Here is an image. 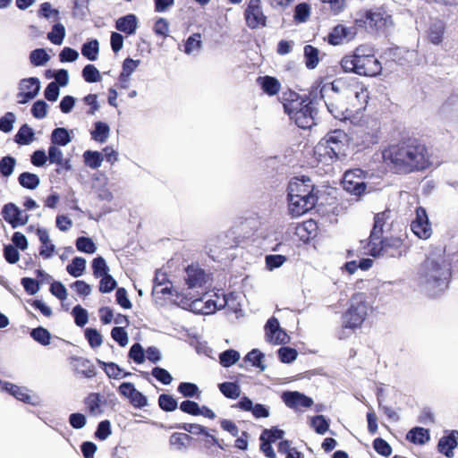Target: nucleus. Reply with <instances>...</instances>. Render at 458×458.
I'll use <instances>...</instances> for the list:
<instances>
[{
  "mask_svg": "<svg viewBox=\"0 0 458 458\" xmlns=\"http://www.w3.org/2000/svg\"><path fill=\"white\" fill-rule=\"evenodd\" d=\"M151 374L155 378H157L158 381H160L164 385H169L173 380L171 374L166 369H165L163 368H159V367L154 368L152 369Z\"/></svg>",
  "mask_w": 458,
  "mask_h": 458,
  "instance_id": "nucleus-59",
  "label": "nucleus"
},
{
  "mask_svg": "<svg viewBox=\"0 0 458 458\" xmlns=\"http://www.w3.org/2000/svg\"><path fill=\"white\" fill-rule=\"evenodd\" d=\"M240 357L239 352L229 349L220 353L219 361L223 367L228 368L235 364L240 360Z\"/></svg>",
  "mask_w": 458,
  "mask_h": 458,
  "instance_id": "nucleus-45",
  "label": "nucleus"
},
{
  "mask_svg": "<svg viewBox=\"0 0 458 458\" xmlns=\"http://www.w3.org/2000/svg\"><path fill=\"white\" fill-rule=\"evenodd\" d=\"M112 338L117 342L121 346H125L128 344V335L123 327H114L111 331Z\"/></svg>",
  "mask_w": 458,
  "mask_h": 458,
  "instance_id": "nucleus-63",
  "label": "nucleus"
},
{
  "mask_svg": "<svg viewBox=\"0 0 458 458\" xmlns=\"http://www.w3.org/2000/svg\"><path fill=\"white\" fill-rule=\"evenodd\" d=\"M382 157L388 166L400 174L424 170L429 165L426 146L416 140L389 146L383 150Z\"/></svg>",
  "mask_w": 458,
  "mask_h": 458,
  "instance_id": "nucleus-1",
  "label": "nucleus"
},
{
  "mask_svg": "<svg viewBox=\"0 0 458 458\" xmlns=\"http://www.w3.org/2000/svg\"><path fill=\"white\" fill-rule=\"evenodd\" d=\"M82 76L87 82H98L101 80L99 71L93 64H87L82 70Z\"/></svg>",
  "mask_w": 458,
  "mask_h": 458,
  "instance_id": "nucleus-49",
  "label": "nucleus"
},
{
  "mask_svg": "<svg viewBox=\"0 0 458 458\" xmlns=\"http://www.w3.org/2000/svg\"><path fill=\"white\" fill-rule=\"evenodd\" d=\"M83 157L85 164L92 169L100 167L104 160L103 154L98 151L87 150L84 152Z\"/></svg>",
  "mask_w": 458,
  "mask_h": 458,
  "instance_id": "nucleus-37",
  "label": "nucleus"
},
{
  "mask_svg": "<svg viewBox=\"0 0 458 458\" xmlns=\"http://www.w3.org/2000/svg\"><path fill=\"white\" fill-rule=\"evenodd\" d=\"M286 261V257L284 255H267L266 257V266L268 270H274L280 267Z\"/></svg>",
  "mask_w": 458,
  "mask_h": 458,
  "instance_id": "nucleus-55",
  "label": "nucleus"
},
{
  "mask_svg": "<svg viewBox=\"0 0 458 458\" xmlns=\"http://www.w3.org/2000/svg\"><path fill=\"white\" fill-rule=\"evenodd\" d=\"M76 248L79 251L93 254L97 251L95 242L89 237L81 236L78 237L75 242Z\"/></svg>",
  "mask_w": 458,
  "mask_h": 458,
  "instance_id": "nucleus-42",
  "label": "nucleus"
},
{
  "mask_svg": "<svg viewBox=\"0 0 458 458\" xmlns=\"http://www.w3.org/2000/svg\"><path fill=\"white\" fill-rule=\"evenodd\" d=\"M59 11L57 9L53 8L52 4L48 2L41 4L38 11V17H42L53 21L59 20Z\"/></svg>",
  "mask_w": 458,
  "mask_h": 458,
  "instance_id": "nucleus-40",
  "label": "nucleus"
},
{
  "mask_svg": "<svg viewBox=\"0 0 458 458\" xmlns=\"http://www.w3.org/2000/svg\"><path fill=\"white\" fill-rule=\"evenodd\" d=\"M366 173L360 168L346 171L344 174V189L355 196H360L366 192Z\"/></svg>",
  "mask_w": 458,
  "mask_h": 458,
  "instance_id": "nucleus-9",
  "label": "nucleus"
},
{
  "mask_svg": "<svg viewBox=\"0 0 458 458\" xmlns=\"http://www.w3.org/2000/svg\"><path fill=\"white\" fill-rule=\"evenodd\" d=\"M373 447L377 453L383 456H389L392 454V447L382 438H376L373 442Z\"/></svg>",
  "mask_w": 458,
  "mask_h": 458,
  "instance_id": "nucleus-58",
  "label": "nucleus"
},
{
  "mask_svg": "<svg viewBox=\"0 0 458 458\" xmlns=\"http://www.w3.org/2000/svg\"><path fill=\"white\" fill-rule=\"evenodd\" d=\"M178 392L185 397H193L199 394V388L193 383L182 382L178 386Z\"/></svg>",
  "mask_w": 458,
  "mask_h": 458,
  "instance_id": "nucleus-61",
  "label": "nucleus"
},
{
  "mask_svg": "<svg viewBox=\"0 0 458 458\" xmlns=\"http://www.w3.org/2000/svg\"><path fill=\"white\" fill-rule=\"evenodd\" d=\"M52 280L51 276L43 270L37 271V277L30 278V295L36 293L39 290L40 284H49Z\"/></svg>",
  "mask_w": 458,
  "mask_h": 458,
  "instance_id": "nucleus-46",
  "label": "nucleus"
},
{
  "mask_svg": "<svg viewBox=\"0 0 458 458\" xmlns=\"http://www.w3.org/2000/svg\"><path fill=\"white\" fill-rule=\"evenodd\" d=\"M313 191L314 185L309 177H295L288 185V197L298 196L300 199L317 197Z\"/></svg>",
  "mask_w": 458,
  "mask_h": 458,
  "instance_id": "nucleus-12",
  "label": "nucleus"
},
{
  "mask_svg": "<svg viewBox=\"0 0 458 458\" xmlns=\"http://www.w3.org/2000/svg\"><path fill=\"white\" fill-rule=\"evenodd\" d=\"M284 110L300 128L307 129L315 124L314 109L310 104L292 102L284 105Z\"/></svg>",
  "mask_w": 458,
  "mask_h": 458,
  "instance_id": "nucleus-7",
  "label": "nucleus"
},
{
  "mask_svg": "<svg viewBox=\"0 0 458 458\" xmlns=\"http://www.w3.org/2000/svg\"><path fill=\"white\" fill-rule=\"evenodd\" d=\"M284 436V431L277 428H272L270 429H264L260 436V439H265L269 442H276L278 439H282Z\"/></svg>",
  "mask_w": 458,
  "mask_h": 458,
  "instance_id": "nucleus-56",
  "label": "nucleus"
},
{
  "mask_svg": "<svg viewBox=\"0 0 458 458\" xmlns=\"http://www.w3.org/2000/svg\"><path fill=\"white\" fill-rule=\"evenodd\" d=\"M458 446V430H451L442 437L437 444V451L448 458L454 455V450Z\"/></svg>",
  "mask_w": 458,
  "mask_h": 458,
  "instance_id": "nucleus-21",
  "label": "nucleus"
},
{
  "mask_svg": "<svg viewBox=\"0 0 458 458\" xmlns=\"http://www.w3.org/2000/svg\"><path fill=\"white\" fill-rule=\"evenodd\" d=\"M282 399L286 406L292 409L308 408L313 403L311 398L299 392H284Z\"/></svg>",
  "mask_w": 458,
  "mask_h": 458,
  "instance_id": "nucleus-19",
  "label": "nucleus"
},
{
  "mask_svg": "<svg viewBox=\"0 0 458 458\" xmlns=\"http://www.w3.org/2000/svg\"><path fill=\"white\" fill-rule=\"evenodd\" d=\"M86 268V259L81 257H76L72 259V263H70L66 267L67 272L74 276L79 277L81 276Z\"/></svg>",
  "mask_w": 458,
  "mask_h": 458,
  "instance_id": "nucleus-38",
  "label": "nucleus"
},
{
  "mask_svg": "<svg viewBox=\"0 0 458 458\" xmlns=\"http://www.w3.org/2000/svg\"><path fill=\"white\" fill-rule=\"evenodd\" d=\"M48 105L43 100L36 101L31 108L32 114L38 118L42 119L47 114Z\"/></svg>",
  "mask_w": 458,
  "mask_h": 458,
  "instance_id": "nucleus-64",
  "label": "nucleus"
},
{
  "mask_svg": "<svg viewBox=\"0 0 458 458\" xmlns=\"http://www.w3.org/2000/svg\"><path fill=\"white\" fill-rule=\"evenodd\" d=\"M72 315L74 316L75 324L78 327H83L88 323V312L81 306L77 305L72 309Z\"/></svg>",
  "mask_w": 458,
  "mask_h": 458,
  "instance_id": "nucleus-53",
  "label": "nucleus"
},
{
  "mask_svg": "<svg viewBox=\"0 0 458 458\" xmlns=\"http://www.w3.org/2000/svg\"><path fill=\"white\" fill-rule=\"evenodd\" d=\"M389 219L390 211L387 210L375 216L374 226L369 237L371 241L379 240L382 235L390 229L391 225L388 223Z\"/></svg>",
  "mask_w": 458,
  "mask_h": 458,
  "instance_id": "nucleus-20",
  "label": "nucleus"
},
{
  "mask_svg": "<svg viewBox=\"0 0 458 458\" xmlns=\"http://www.w3.org/2000/svg\"><path fill=\"white\" fill-rule=\"evenodd\" d=\"M343 95L348 99L354 98L356 102L360 106L366 105L369 99L368 89L355 79L352 80V84H350L348 88L343 89Z\"/></svg>",
  "mask_w": 458,
  "mask_h": 458,
  "instance_id": "nucleus-18",
  "label": "nucleus"
},
{
  "mask_svg": "<svg viewBox=\"0 0 458 458\" xmlns=\"http://www.w3.org/2000/svg\"><path fill=\"white\" fill-rule=\"evenodd\" d=\"M277 353L280 360L284 363H290L297 358L296 350L290 347H281Z\"/></svg>",
  "mask_w": 458,
  "mask_h": 458,
  "instance_id": "nucleus-54",
  "label": "nucleus"
},
{
  "mask_svg": "<svg viewBox=\"0 0 458 458\" xmlns=\"http://www.w3.org/2000/svg\"><path fill=\"white\" fill-rule=\"evenodd\" d=\"M65 28L64 26L57 22L53 25L51 31L47 33V39L57 46H60L63 44L64 39L65 38Z\"/></svg>",
  "mask_w": 458,
  "mask_h": 458,
  "instance_id": "nucleus-34",
  "label": "nucleus"
},
{
  "mask_svg": "<svg viewBox=\"0 0 458 458\" xmlns=\"http://www.w3.org/2000/svg\"><path fill=\"white\" fill-rule=\"evenodd\" d=\"M4 388L17 400L22 401L23 403H29V394L27 393V389L25 387L6 382L4 383Z\"/></svg>",
  "mask_w": 458,
  "mask_h": 458,
  "instance_id": "nucleus-35",
  "label": "nucleus"
},
{
  "mask_svg": "<svg viewBox=\"0 0 458 458\" xmlns=\"http://www.w3.org/2000/svg\"><path fill=\"white\" fill-rule=\"evenodd\" d=\"M185 281L189 288L200 287L205 283L204 270L199 266H188Z\"/></svg>",
  "mask_w": 458,
  "mask_h": 458,
  "instance_id": "nucleus-24",
  "label": "nucleus"
},
{
  "mask_svg": "<svg viewBox=\"0 0 458 458\" xmlns=\"http://www.w3.org/2000/svg\"><path fill=\"white\" fill-rule=\"evenodd\" d=\"M1 215L13 228L24 225L28 221V216L24 211L12 202L4 205Z\"/></svg>",
  "mask_w": 458,
  "mask_h": 458,
  "instance_id": "nucleus-14",
  "label": "nucleus"
},
{
  "mask_svg": "<svg viewBox=\"0 0 458 458\" xmlns=\"http://www.w3.org/2000/svg\"><path fill=\"white\" fill-rule=\"evenodd\" d=\"M244 16L247 26L252 30L266 26L267 17L263 13L260 0H250Z\"/></svg>",
  "mask_w": 458,
  "mask_h": 458,
  "instance_id": "nucleus-10",
  "label": "nucleus"
},
{
  "mask_svg": "<svg viewBox=\"0 0 458 458\" xmlns=\"http://www.w3.org/2000/svg\"><path fill=\"white\" fill-rule=\"evenodd\" d=\"M201 47V35L199 33H194L187 38L184 45V52L187 55H191L194 52L199 51Z\"/></svg>",
  "mask_w": 458,
  "mask_h": 458,
  "instance_id": "nucleus-43",
  "label": "nucleus"
},
{
  "mask_svg": "<svg viewBox=\"0 0 458 458\" xmlns=\"http://www.w3.org/2000/svg\"><path fill=\"white\" fill-rule=\"evenodd\" d=\"M160 408L165 411H173L177 408V401L171 395L163 394L158 398Z\"/></svg>",
  "mask_w": 458,
  "mask_h": 458,
  "instance_id": "nucleus-51",
  "label": "nucleus"
},
{
  "mask_svg": "<svg viewBox=\"0 0 458 458\" xmlns=\"http://www.w3.org/2000/svg\"><path fill=\"white\" fill-rule=\"evenodd\" d=\"M310 13V7L308 4H299L295 7L294 19L300 22L305 21Z\"/></svg>",
  "mask_w": 458,
  "mask_h": 458,
  "instance_id": "nucleus-60",
  "label": "nucleus"
},
{
  "mask_svg": "<svg viewBox=\"0 0 458 458\" xmlns=\"http://www.w3.org/2000/svg\"><path fill=\"white\" fill-rule=\"evenodd\" d=\"M311 427L318 434L324 435L329 428V424L323 415H317L311 420Z\"/></svg>",
  "mask_w": 458,
  "mask_h": 458,
  "instance_id": "nucleus-52",
  "label": "nucleus"
},
{
  "mask_svg": "<svg viewBox=\"0 0 458 458\" xmlns=\"http://www.w3.org/2000/svg\"><path fill=\"white\" fill-rule=\"evenodd\" d=\"M402 240L398 237L387 238L384 234L379 240L369 241V252L373 257H393L402 256Z\"/></svg>",
  "mask_w": 458,
  "mask_h": 458,
  "instance_id": "nucleus-8",
  "label": "nucleus"
},
{
  "mask_svg": "<svg viewBox=\"0 0 458 458\" xmlns=\"http://www.w3.org/2000/svg\"><path fill=\"white\" fill-rule=\"evenodd\" d=\"M263 91L269 96H274L277 94L280 90V83L279 81L270 76L259 77L258 79Z\"/></svg>",
  "mask_w": 458,
  "mask_h": 458,
  "instance_id": "nucleus-31",
  "label": "nucleus"
},
{
  "mask_svg": "<svg viewBox=\"0 0 458 458\" xmlns=\"http://www.w3.org/2000/svg\"><path fill=\"white\" fill-rule=\"evenodd\" d=\"M317 200L318 197H309L307 199H300L298 196L288 197L289 212L293 217L301 216L312 209L315 207Z\"/></svg>",
  "mask_w": 458,
  "mask_h": 458,
  "instance_id": "nucleus-17",
  "label": "nucleus"
},
{
  "mask_svg": "<svg viewBox=\"0 0 458 458\" xmlns=\"http://www.w3.org/2000/svg\"><path fill=\"white\" fill-rule=\"evenodd\" d=\"M221 393L227 398L236 399L241 394V387L234 382H224L218 386Z\"/></svg>",
  "mask_w": 458,
  "mask_h": 458,
  "instance_id": "nucleus-39",
  "label": "nucleus"
},
{
  "mask_svg": "<svg viewBox=\"0 0 458 458\" xmlns=\"http://www.w3.org/2000/svg\"><path fill=\"white\" fill-rule=\"evenodd\" d=\"M100 403L101 396L97 393L89 394L85 399V404L91 415H98L101 413Z\"/></svg>",
  "mask_w": 458,
  "mask_h": 458,
  "instance_id": "nucleus-44",
  "label": "nucleus"
},
{
  "mask_svg": "<svg viewBox=\"0 0 458 458\" xmlns=\"http://www.w3.org/2000/svg\"><path fill=\"white\" fill-rule=\"evenodd\" d=\"M191 439L186 433L174 432L170 436L169 444L174 450L182 452L188 448Z\"/></svg>",
  "mask_w": 458,
  "mask_h": 458,
  "instance_id": "nucleus-29",
  "label": "nucleus"
},
{
  "mask_svg": "<svg viewBox=\"0 0 458 458\" xmlns=\"http://www.w3.org/2000/svg\"><path fill=\"white\" fill-rule=\"evenodd\" d=\"M357 35L355 26L338 24L327 35V42L332 46H339L352 41Z\"/></svg>",
  "mask_w": 458,
  "mask_h": 458,
  "instance_id": "nucleus-11",
  "label": "nucleus"
},
{
  "mask_svg": "<svg viewBox=\"0 0 458 458\" xmlns=\"http://www.w3.org/2000/svg\"><path fill=\"white\" fill-rule=\"evenodd\" d=\"M235 407L244 411H251L252 415L256 419L267 418L269 416L268 408L261 403H257L254 405L253 402L247 396L242 397Z\"/></svg>",
  "mask_w": 458,
  "mask_h": 458,
  "instance_id": "nucleus-23",
  "label": "nucleus"
},
{
  "mask_svg": "<svg viewBox=\"0 0 458 458\" xmlns=\"http://www.w3.org/2000/svg\"><path fill=\"white\" fill-rule=\"evenodd\" d=\"M49 60V55L45 49L39 48L30 53V63L36 65H44Z\"/></svg>",
  "mask_w": 458,
  "mask_h": 458,
  "instance_id": "nucleus-57",
  "label": "nucleus"
},
{
  "mask_svg": "<svg viewBox=\"0 0 458 458\" xmlns=\"http://www.w3.org/2000/svg\"><path fill=\"white\" fill-rule=\"evenodd\" d=\"M341 67L346 72H353L360 76H377L382 72L380 62L375 57L371 47L361 45L352 54L344 55L341 60Z\"/></svg>",
  "mask_w": 458,
  "mask_h": 458,
  "instance_id": "nucleus-3",
  "label": "nucleus"
},
{
  "mask_svg": "<svg viewBox=\"0 0 458 458\" xmlns=\"http://www.w3.org/2000/svg\"><path fill=\"white\" fill-rule=\"evenodd\" d=\"M30 336L33 337L35 341L39 343L42 345H48L50 344L51 335L48 330L44 327H37L34 328L30 332Z\"/></svg>",
  "mask_w": 458,
  "mask_h": 458,
  "instance_id": "nucleus-48",
  "label": "nucleus"
},
{
  "mask_svg": "<svg viewBox=\"0 0 458 458\" xmlns=\"http://www.w3.org/2000/svg\"><path fill=\"white\" fill-rule=\"evenodd\" d=\"M110 135V128L107 123L97 122L94 130L91 131V138L100 143H105Z\"/></svg>",
  "mask_w": 458,
  "mask_h": 458,
  "instance_id": "nucleus-32",
  "label": "nucleus"
},
{
  "mask_svg": "<svg viewBox=\"0 0 458 458\" xmlns=\"http://www.w3.org/2000/svg\"><path fill=\"white\" fill-rule=\"evenodd\" d=\"M116 281L110 275L101 276L99 283V291L101 293H110L116 287Z\"/></svg>",
  "mask_w": 458,
  "mask_h": 458,
  "instance_id": "nucleus-62",
  "label": "nucleus"
},
{
  "mask_svg": "<svg viewBox=\"0 0 458 458\" xmlns=\"http://www.w3.org/2000/svg\"><path fill=\"white\" fill-rule=\"evenodd\" d=\"M37 235L38 236V239L41 243V247L39 250L40 256H42L44 259L51 258L53 256L55 247L50 240L47 230L44 228H38Z\"/></svg>",
  "mask_w": 458,
  "mask_h": 458,
  "instance_id": "nucleus-26",
  "label": "nucleus"
},
{
  "mask_svg": "<svg viewBox=\"0 0 458 458\" xmlns=\"http://www.w3.org/2000/svg\"><path fill=\"white\" fill-rule=\"evenodd\" d=\"M348 141L347 134L342 130L328 132L315 147L314 153L324 163L345 156L344 148Z\"/></svg>",
  "mask_w": 458,
  "mask_h": 458,
  "instance_id": "nucleus-4",
  "label": "nucleus"
},
{
  "mask_svg": "<svg viewBox=\"0 0 458 458\" xmlns=\"http://www.w3.org/2000/svg\"><path fill=\"white\" fill-rule=\"evenodd\" d=\"M115 28L117 30L123 32L127 35H132L137 30L138 19L136 15L132 13L120 17L115 21Z\"/></svg>",
  "mask_w": 458,
  "mask_h": 458,
  "instance_id": "nucleus-25",
  "label": "nucleus"
},
{
  "mask_svg": "<svg viewBox=\"0 0 458 458\" xmlns=\"http://www.w3.org/2000/svg\"><path fill=\"white\" fill-rule=\"evenodd\" d=\"M445 23L442 20H432L427 30V39L433 45H440L445 38Z\"/></svg>",
  "mask_w": 458,
  "mask_h": 458,
  "instance_id": "nucleus-22",
  "label": "nucleus"
},
{
  "mask_svg": "<svg viewBox=\"0 0 458 458\" xmlns=\"http://www.w3.org/2000/svg\"><path fill=\"white\" fill-rule=\"evenodd\" d=\"M73 368L77 374H81L87 378H91L96 375L95 367L89 360L83 358L74 359Z\"/></svg>",
  "mask_w": 458,
  "mask_h": 458,
  "instance_id": "nucleus-28",
  "label": "nucleus"
},
{
  "mask_svg": "<svg viewBox=\"0 0 458 458\" xmlns=\"http://www.w3.org/2000/svg\"><path fill=\"white\" fill-rule=\"evenodd\" d=\"M371 306L362 293H355L350 299L347 310L343 315V326L345 328L357 329L361 327L367 318Z\"/></svg>",
  "mask_w": 458,
  "mask_h": 458,
  "instance_id": "nucleus-5",
  "label": "nucleus"
},
{
  "mask_svg": "<svg viewBox=\"0 0 458 458\" xmlns=\"http://www.w3.org/2000/svg\"><path fill=\"white\" fill-rule=\"evenodd\" d=\"M451 276L450 264L442 255L428 257L420 265L418 284L428 292H440L445 289Z\"/></svg>",
  "mask_w": 458,
  "mask_h": 458,
  "instance_id": "nucleus-2",
  "label": "nucleus"
},
{
  "mask_svg": "<svg viewBox=\"0 0 458 458\" xmlns=\"http://www.w3.org/2000/svg\"><path fill=\"white\" fill-rule=\"evenodd\" d=\"M51 141L54 146H66L72 141V138L65 128L59 127L52 131Z\"/></svg>",
  "mask_w": 458,
  "mask_h": 458,
  "instance_id": "nucleus-33",
  "label": "nucleus"
},
{
  "mask_svg": "<svg viewBox=\"0 0 458 458\" xmlns=\"http://www.w3.org/2000/svg\"><path fill=\"white\" fill-rule=\"evenodd\" d=\"M264 354L257 350L253 349L244 357L242 363H241V367L243 368L246 363H250L251 366L260 369V370H265L266 365L263 363Z\"/></svg>",
  "mask_w": 458,
  "mask_h": 458,
  "instance_id": "nucleus-30",
  "label": "nucleus"
},
{
  "mask_svg": "<svg viewBox=\"0 0 458 458\" xmlns=\"http://www.w3.org/2000/svg\"><path fill=\"white\" fill-rule=\"evenodd\" d=\"M98 51H99V44L97 39H93L91 41H89V42L83 44V46L81 47L82 55L90 61L97 60Z\"/></svg>",
  "mask_w": 458,
  "mask_h": 458,
  "instance_id": "nucleus-41",
  "label": "nucleus"
},
{
  "mask_svg": "<svg viewBox=\"0 0 458 458\" xmlns=\"http://www.w3.org/2000/svg\"><path fill=\"white\" fill-rule=\"evenodd\" d=\"M92 270L97 278L108 274L109 268L103 257L98 256L92 260Z\"/></svg>",
  "mask_w": 458,
  "mask_h": 458,
  "instance_id": "nucleus-47",
  "label": "nucleus"
},
{
  "mask_svg": "<svg viewBox=\"0 0 458 458\" xmlns=\"http://www.w3.org/2000/svg\"><path fill=\"white\" fill-rule=\"evenodd\" d=\"M305 64L309 69H314L318 64V49L313 46L307 45L304 47Z\"/></svg>",
  "mask_w": 458,
  "mask_h": 458,
  "instance_id": "nucleus-36",
  "label": "nucleus"
},
{
  "mask_svg": "<svg viewBox=\"0 0 458 458\" xmlns=\"http://www.w3.org/2000/svg\"><path fill=\"white\" fill-rule=\"evenodd\" d=\"M411 229L420 239H428L431 235L432 230L423 208H416V217L411 224Z\"/></svg>",
  "mask_w": 458,
  "mask_h": 458,
  "instance_id": "nucleus-15",
  "label": "nucleus"
},
{
  "mask_svg": "<svg viewBox=\"0 0 458 458\" xmlns=\"http://www.w3.org/2000/svg\"><path fill=\"white\" fill-rule=\"evenodd\" d=\"M364 23L375 30H385L393 25L392 16L383 10L369 11Z\"/></svg>",
  "mask_w": 458,
  "mask_h": 458,
  "instance_id": "nucleus-13",
  "label": "nucleus"
},
{
  "mask_svg": "<svg viewBox=\"0 0 458 458\" xmlns=\"http://www.w3.org/2000/svg\"><path fill=\"white\" fill-rule=\"evenodd\" d=\"M406 439L415 445H425L430 439L429 431L421 427L412 428L406 434Z\"/></svg>",
  "mask_w": 458,
  "mask_h": 458,
  "instance_id": "nucleus-27",
  "label": "nucleus"
},
{
  "mask_svg": "<svg viewBox=\"0 0 458 458\" xmlns=\"http://www.w3.org/2000/svg\"><path fill=\"white\" fill-rule=\"evenodd\" d=\"M266 338L273 344H284L288 343V335L280 327L279 322L276 318L267 320L265 326Z\"/></svg>",
  "mask_w": 458,
  "mask_h": 458,
  "instance_id": "nucleus-16",
  "label": "nucleus"
},
{
  "mask_svg": "<svg viewBox=\"0 0 458 458\" xmlns=\"http://www.w3.org/2000/svg\"><path fill=\"white\" fill-rule=\"evenodd\" d=\"M342 80L333 81L330 85H324L320 89L321 98H324L325 105L328 112L335 118L342 120L345 118L347 106L343 100Z\"/></svg>",
  "mask_w": 458,
  "mask_h": 458,
  "instance_id": "nucleus-6",
  "label": "nucleus"
},
{
  "mask_svg": "<svg viewBox=\"0 0 458 458\" xmlns=\"http://www.w3.org/2000/svg\"><path fill=\"white\" fill-rule=\"evenodd\" d=\"M15 158L10 156H6L2 157L0 160V173L3 176L8 177L13 174L14 165H15Z\"/></svg>",
  "mask_w": 458,
  "mask_h": 458,
  "instance_id": "nucleus-50",
  "label": "nucleus"
}]
</instances>
